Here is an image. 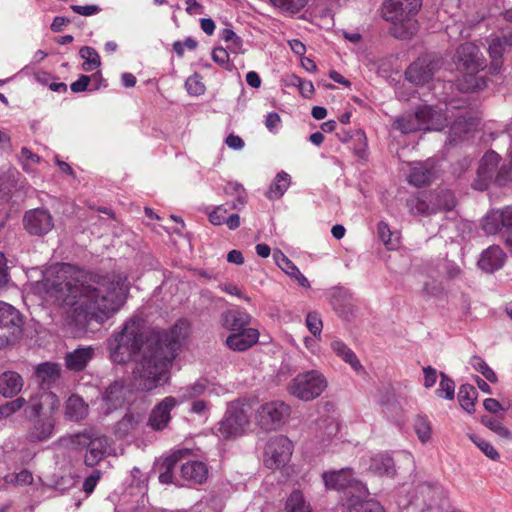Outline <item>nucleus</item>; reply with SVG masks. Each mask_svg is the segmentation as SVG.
I'll return each mask as SVG.
<instances>
[{
	"instance_id": "nucleus-39",
	"label": "nucleus",
	"mask_w": 512,
	"mask_h": 512,
	"mask_svg": "<svg viewBox=\"0 0 512 512\" xmlns=\"http://www.w3.org/2000/svg\"><path fill=\"white\" fill-rule=\"evenodd\" d=\"M478 393L475 387L471 384H463L459 388L458 392V400L460 406L468 413H473L475 411V401L477 399Z\"/></svg>"
},
{
	"instance_id": "nucleus-41",
	"label": "nucleus",
	"mask_w": 512,
	"mask_h": 512,
	"mask_svg": "<svg viewBox=\"0 0 512 512\" xmlns=\"http://www.w3.org/2000/svg\"><path fill=\"white\" fill-rule=\"evenodd\" d=\"M79 56L84 60L82 69L86 72L92 71L101 65L98 52L90 46H83L79 50Z\"/></svg>"
},
{
	"instance_id": "nucleus-21",
	"label": "nucleus",
	"mask_w": 512,
	"mask_h": 512,
	"mask_svg": "<svg viewBox=\"0 0 512 512\" xmlns=\"http://www.w3.org/2000/svg\"><path fill=\"white\" fill-rule=\"evenodd\" d=\"M259 332L255 328L230 334L226 338V345L233 351H246L258 342Z\"/></svg>"
},
{
	"instance_id": "nucleus-40",
	"label": "nucleus",
	"mask_w": 512,
	"mask_h": 512,
	"mask_svg": "<svg viewBox=\"0 0 512 512\" xmlns=\"http://www.w3.org/2000/svg\"><path fill=\"white\" fill-rule=\"evenodd\" d=\"M290 185V176L284 171L279 172L272 184L270 185L269 190L266 192V197L269 199H279L281 198L285 191L288 189Z\"/></svg>"
},
{
	"instance_id": "nucleus-17",
	"label": "nucleus",
	"mask_w": 512,
	"mask_h": 512,
	"mask_svg": "<svg viewBox=\"0 0 512 512\" xmlns=\"http://www.w3.org/2000/svg\"><path fill=\"white\" fill-rule=\"evenodd\" d=\"M176 405H178V399L176 397H165L152 409L147 425L155 431L165 429L171 420L170 413Z\"/></svg>"
},
{
	"instance_id": "nucleus-27",
	"label": "nucleus",
	"mask_w": 512,
	"mask_h": 512,
	"mask_svg": "<svg viewBox=\"0 0 512 512\" xmlns=\"http://www.w3.org/2000/svg\"><path fill=\"white\" fill-rule=\"evenodd\" d=\"M89 412L88 404L78 395H71L65 405V418L70 421H81Z\"/></svg>"
},
{
	"instance_id": "nucleus-49",
	"label": "nucleus",
	"mask_w": 512,
	"mask_h": 512,
	"mask_svg": "<svg viewBox=\"0 0 512 512\" xmlns=\"http://www.w3.org/2000/svg\"><path fill=\"white\" fill-rule=\"evenodd\" d=\"M481 423L495 432L498 436L505 439L511 438V432L502 424L501 420L490 416H483L481 418Z\"/></svg>"
},
{
	"instance_id": "nucleus-16",
	"label": "nucleus",
	"mask_w": 512,
	"mask_h": 512,
	"mask_svg": "<svg viewBox=\"0 0 512 512\" xmlns=\"http://www.w3.org/2000/svg\"><path fill=\"white\" fill-rule=\"evenodd\" d=\"M458 63L468 74H475L484 68V59L478 46L466 42L459 46L457 50Z\"/></svg>"
},
{
	"instance_id": "nucleus-45",
	"label": "nucleus",
	"mask_w": 512,
	"mask_h": 512,
	"mask_svg": "<svg viewBox=\"0 0 512 512\" xmlns=\"http://www.w3.org/2000/svg\"><path fill=\"white\" fill-rule=\"evenodd\" d=\"M206 390V385L201 382H195L191 385H188L186 387H182L178 391V404L195 399L202 394H204Z\"/></svg>"
},
{
	"instance_id": "nucleus-3",
	"label": "nucleus",
	"mask_w": 512,
	"mask_h": 512,
	"mask_svg": "<svg viewBox=\"0 0 512 512\" xmlns=\"http://www.w3.org/2000/svg\"><path fill=\"white\" fill-rule=\"evenodd\" d=\"M150 334H145L143 320L137 317L127 320L120 331L107 340L109 357L113 363L125 364L141 354Z\"/></svg>"
},
{
	"instance_id": "nucleus-19",
	"label": "nucleus",
	"mask_w": 512,
	"mask_h": 512,
	"mask_svg": "<svg viewBox=\"0 0 512 512\" xmlns=\"http://www.w3.org/2000/svg\"><path fill=\"white\" fill-rule=\"evenodd\" d=\"M367 494L352 493L343 504L342 512H385L381 503L375 499H362Z\"/></svg>"
},
{
	"instance_id": "nucleus-33",
	"label": "nucleus",
	"mask_w": 512,
	"mask_h": 512,
	"mask_svg": "<svg viewBox=\"0 0 512 512\" xmlns=\"http://www.w3.org/2000/svg\"><path fill=\"white\" fill-rule=\"evenodd\" d=\"M406 205L410 213L415 216L435 214L436 208L433 206L432 198L430 199L429 194L413 196L407 200Z\"/></svg>"
},
{
	"instance_id": "nucleus-32",
	"label": "nucleus",
	"mask_w": 512,
	"mask_h": 512,
	"mask_svg": "<svg viewBox=\"0 0 512 512\" xmlns=\"http://www.w3.org/2000/svg\"><path fill=\"white\" fill-rule=\"evenodd\" d=\"M277 265L291 278H294L298 285L310 288L308 279L300 272L297 266L282 252L274 255Z\"/></svg>"
},
{
	"instance_id": "nucleus-44",
	"label": "nucleus",
	"mask_w": 512,
	"mask_h": 512,
	"mask_svg": "<svg viewBox=\"0 0 512 512\" xmlns=\"http://www.w3.org/2000/svg\"><path fill=\"white\" fill-rule=\"evenodd\" d=\"M377 234L379 239L384 243V245L390 249H396L399 245V238L395 233H393L388 224L384 221H381L377 225Z\"/></svg>"
},
{
	"instance_id": "nucleus-25",
	"label": "nucleus",
	"mask_w": 512,
	"mask_h": 512,
	"mask_svg": "<svg viewBox=\"0 0 512 512\" xmlns=\"http://www.w3.org/2000/svg\"><path fill=\"white\" fill-rule=\"evenodd\" d=\"M22 376L15 371H5L0 375V394L5 398L17 395L23 387Z\"/></svg>"
},
{
	"instance_id": "nucleus-35",
	"label": "nucleus",
	"mask_w": 512,
	"mask_h": 512,
	"mask_svg": "<svg viewBox=\"0 0 512 512\" xmlns=\"http://www.w3.org/2000/svg\"><path fill=\"white\" fill-rule=\"evenodd\" d=\"M369 469L377 475H393L395 472L393 458L388 454H377L371 458Z\"/></svg>"
},
{
	"instance_id": "nucleus-28",
	"label": "nucleus",
	"mask_w": 512,
	"mask_h": 512,
	"mask_svg": "<svg viewBox=\"0 0 512 512\" xmlns=\"http://www.w3.org/2000/svg\"><path fill=\"white\" fill-rule=\"evenodd\" d=\"M180 470L182 477L193 483L202 484L207 479L208 469L203 462L188 461L181 465Z\"/></svg>"
},
{
	"instance_id": "nucleus-18",
	"label": "nucleus",
	"mask_w": 512,
	"mask_h": 512,
	"mask_svg": "<svg viewBox=\"0 0 512 512\" xmlns=\"http://www.w3.org/2000/svg\"><path fill=\"white\" fill-rule=\"evenodd\" d=\"M22 316L12 305L0 301V329H6L8 334L17 337L22 332Z\"/></svg>"
},
{
	"instance_id": "nucleus-23",
	"label": "nucleus",
	"mask_w": 512,
	"mask_h": 512,
	"mask_svg": "<svg viewBox=\"0 0 512 512\" xmlns=\"http://www.w3.org/2000/svg\"><path fill=\"white\" fill-rule=\"evenodd\" d=\"M504 260L505 254L502 249L492 245L482 252L478 265L483 271L493 273L502 268Z\"/></svg>"
},
{
	"instance_id": "nucleus-63",
	"label": "nucleus",
	"mask_w": 512,
	"mask_h": 512,
	"mask_svg": "<svg viewBox=\"0 0 512 512\" xmlns=\"http://www.w3.org/2000/svg\"><path fill=\"white\" fill-rule=\"evenodd\" d=\"M227 212L228 208H226L224 205H219L209 214V221L216 226L222 225L227 218Z\"/></svg>"
},
{
	"instance_id": "nucleus-29",
	"label": "nucleus",
	"mask_w": 512,
	"mask_h": 512,
	"mask_svg": "<svg viewBox=\"0 0 512 512\" xmlns=\"http://www.w3.org/2000/svg\"><path fill=\"white\" fill-rule=\"evenodd\" d=\"M48 400H50L52 404H58V399L53 393L43 392L31 396L29 400L26 401L27 406L25 408V414L27 419L32 420V418L41 417L43 415V404Z\"/></svg>"
},
{
	"instance_id": "nucleus-42",
	"label": "nucleus",
	"mask_w": 512,
	"mask_h": 512,
	"mask_svg": "<svg viewBox=\"0 0 512 512\" xmlns=\"http://www.w3.org/2000/svg\"><path fill=\"white\" fill-rule=\"evenodd\" d=\"M500 210L490 211L482 220V228L486 234H496L499 231L503 232V222Z\"/></svg>"
},
{
	"instance_id": "nucleus-48",
	"label": "nucleus",
	"mask_w": 512,
	"mask_h": 512,
	"mask_svg": "<svg viewBox=\"0 0 512 512\" xmlns=\"http://www.w3.org/2000/svg\"><path fill=\"white\" fill-rule=\"evenodd\" d=\"M470 365L479 373H481L489 382L496 383L498 381L496 373L488 366V364L479 356L471 357Z\"/></svg>"
},
{
	"instance_id": "nucleus-51",
	"label": "nucleus",
	"mask_w": 512,
	"mask_h": 512,
	"mask_svg": "<svg viewBox=\"0 0 512 512\" xmlns=\"http://www.w3.org/2000/svg\"><path fill=\"white\" fill-rule=\"evenodd\" d=\"M19 161L21 162L22 168L25 172L30 173L33 172L34 169L32 164H37L40 162L41 158L39 155L33 153L26 147H23L18 156Z\"/></svg>"
},
{
	"instance_id": "nucleus-38",
	"label": "nucleus",
	"mask_w": 512,
	"mask_h": 512,
	"mask_svg": "<svg viewBox=\"0 0 512 512\" xmlns=\"http://www.w3.org/2000/svg\"><path fill=\"white\" fill-rule=\"evenodd\" d=\"M182 452L177 451L171 454L170 456L166 457L160 466V474H159V481L163 484H170L172 483L173 479V471L176 468L180 458H181Z\"/></svg>"
},
{
	"instance_id": "nucleus-2",
	"label": "nucleus",
	"mask_w": 512,
	"mask_h": 512,
	"mask_svg": "<svg viewBox=\"0 0 512 512\" xmlns=\"http://www.w3.org/2000/svg\"><path fill=\"white\" fill-rule=\"evenodd\" d=\"M186 336L184 324L176 323L169 330L153 331L136 359L133 373L141 379V389L150 391L168 379L169 367Z\"/></svg>"
},
{
	"instance_id": "nucleus-20",
	"label": "nucleus",
	"mask_w": 512,
	"mask_h": 512,
	"mask_svg": "<svg viewBox=\"0 0 512 512\" xmlns=\"http://www.w3.org/2000/svg\"><path fill=\"white\" fill-rule=\"evenodd\" d=\"M95 349L91 346L79 347L65 355V366L69 371H83L93 359Z\"/></svg>"
},
{
	"instance_id": "nucleus-56",
	"label": "nucleus",
	"mask_w": 512,
	"mask_h": 512,
	"mask_svg": "<svg viewBox=\"0 0 512 512\" xmlns=\"http://www.w3.org/2000/svg\"><path fill=\"white\" fill-rule=\"evenodd\" d=\"M440 385L437 389V394L439 396H442V393H445V398L448 400H452L454 398V392H455V383L454 381L448 377L444 372L440 373Z\"/></svg>"
},
{
	"instance_id": "nucleus-37",
	"label": "nucleus",
	"mask_w": 512,
	"mask_h": 512,
	"mask_svg": "<svg viewBox=\"0 0 512 512\" xmlns=\"http://www.w3.org/2000/svg\"><path fill=\"white\" fill-rule=\"evenodd\" d=\"M286 512H311L312 507L305 499L302 491L295 489L288 496L285 502Z\"/></svg>"
},
{
	"instance_id": "nucleus-62",
	"label": "nucleus",
	"mask_w": 512,
	"mask_h": 512,
	"mask_svg": "<svg viewBox=\"0 0 512 512\" xmlns=\"http://www.w3.org/2000/svg\"><path fill=\"white\" fill-rule=\"evenodd\" d=\"M100 478H101V471L94 470L88 477L85 478L83 485H82L83 491L87 495L91 494L94 491Z\"/></svg>"
},
{
	"instance_id": "nucleus-1",
	"label": "nucleus",
	"mask_w": 512,
	"mask_h": 512,
	"mask_svg": "<svg viewBox=\"0 0 512 512\" xmlns=\"http://www.w3.org/2000/svg\"><path fill=\"white\" fill-rule=\"evenodd\" d=\"M67 267L62 265L54 280L48 277L54 269L49 270L45 276V287L58 301L73 307L71 318L77 326L83 328L92 322L102 324L125 303L130 289L125 275L98 277L84 284L75 278H68L64 270Z\"/></svg>"
},
{
	"instance_id": "nucleus-31",
	"label": "nucleus",
	"mask_w": 512,
	"mask_h": 512,
	"mask_svg": "<svg viewBox=\"0 0 512 512\" xmlns=\"http://www.w3.org/2000/svg\"><path fill=\"white\" fill-rule=\"evenodd\" d=\"M143 421L139 413L127 412L114 426V432L119 438H125L134 432Z\"/></svg>"
},
{
	"instance_id": "nucleus-59",
	"label": "nucleus",
	"mask_w": 512,
	"mask_h": 512,
	"mask_svg": "<svg viewBox=\"0 0 512 512\" xmlns=\"http://www.w3.org/2000/svg\"><path fill=\"white\" fill-rule=\"evenodd\" d=\"M470 439L476 444V446L490 459L498 460L500 455L496 449L487 441L475 436L470 435Z\"/></svg>"
},
{
	"instance_id": "nucleus-36",
	"label": "nucleus",
	"mask_w": 512,
	"mask_h": 512,
	"mask_svg": "<svg viewBox=\"0 0 512 512\" xmlns=\"http://www.w3.org/2000/svg\"><path fill=\"white\" fill-rule=\"evenodd\" d=\"M433 206L436 208L435 213L440 211H451L456 206V200L453 193L449 190H440L430 193Z\"/></svg>"
},
{
	"instance_id": "nucleus-53",
	"label": "nucleus",
	"mask_w": 512,
	"mask_h": 512,
	"mask_svg": "<svg viewBox=\"0 0 512 512\" xmlns=\"http://www.w3.org/2000/svg\"><path fill=\"white\" fill-rule=\"evenodd\" d=\"M5 481L18 486L30 485L33 482V475L29 470L23 469L19 473L7 474Z\"/></svg>"
},
{
	"instance_id": "nucleus-64",
	"label": "nucleus",
	"mask_w": 512,
	"mask_h": 512,
	"mask_svg": "<svg viewBox=\"0 0 512 512\" xmlns=\"http://www.w3.org/2000/svg\"><path fill=\"white\" fill-rule=\"evenodd\" d=\"M512 180V165H503L497 172L495 182L499 186H505L509 181Z\"/></svg>"
},
{
	"instance_id": "nucleus-13",
	"label": "nucleus",
	"mask_w": 512,
	"mask_h": 512,
	"mask_svg": "<svg viewBox=\"0 0 512 512\" xmlns=\"http://www.w3.org/2000/svg\"><path fill=\"white\" fill-rule=\"evenodd\" d=\"M421 7L420 0H387L383 7V16L386 21L394 24L410 21Z\"/></svg>"
},
{
	"instance_id": "nucleus-47",
	"label": "nucleus",
	"mask_w": 512,
	"mask_h": 512,
	"mask_svg": "<svg viewBox=\"0 0 512 512\" xmlns=\"http://www.w3.org/2000/svg\"><path fill=\"white\" fill-rule=\"evenodd\" d=\"M473 127V122L466 119V117L458 116L450 127V138L455 141L461 138L463 134H467Z\"/></svg>"
},
{
	"instance_id": "nucleus-43",
	"label": "nucleus",
	"mask_w": 512,
	"mask_h": 512,
	"mask_svg": "<svg viewBox=\"0 0 512 512\" xmlns=\"http://www.w3.org/2000/svg\"><path fill=\"white\" fill-rule=\"evenodd\" d=\"M506 47L498 37L493 38L489 43V56L491 58V67L497 71L502 67V57L506 51Z\"/></svg>"
},
{
	"instance_id": "nucleus-22",
	"label": "nucleus",
	"mask_w": 512,
	"mask_h": 512,
	"mask_svg": "<svg viewBox=\"0 0 512 512\" xmlns=\"http://www.w3.org/2000/svg\"><path fill=\"white\" fill-rule=\"evenodd\" d=\"M251 320L252 317L250 314L240 309H231L221 315L223 327L233 333L248 329L249 327L247 326L250 324Z\"/></svg>"
},
{
	"instance_id": "nucleus-11",
	"label": "nucleus",
	"mask_w": 512,
	"mask_h": 512,
	"mask_svg": "<svg viewBox=\"0 0 512 512\" xmlns=\"http://www.w3.org/2000/svg\"><path fill=\"white\" fill-rule=\"evenodd\" d=\"M291 408L283 401H271L261 405L257 411L256 419L264 430L279 428L290 416Z\"/></svg>"
},
{
	"instance_id": "nucleus-58",
	"label": "nucleus",
	"mask_w": 512,
	"mask_h": 512,
	"mask_svg": "<svg viewBox=\"0 0 512 512\" xmlns=\"http://www.w3.org/2000/svg\"><path fill=\"white\" fill-rule=\"evenodd\" d=\"M305 323L313 336L319 337L321 335L323 323L320 315L317 312H309L306 315Z\"/></svg>"
},
{
	"instance_id": "nucleus-52",
	"label": "nucleus",
	"mask_w": 512,
	"mask_h": 512,
	"mask_svg": "<svg viewBox=\"0 0 512 512\" xmlns=\"http://www.w3.org/2000/svg\"><path fill=\"white\" fill-rule=\"evenodd\" d=\"M499 160L500 156L496 152L488 151L482 157L478 169L481 171L489 172V174L493 176Z\"/></svg>"
},
{
	"instance_id": "nucleus-54",
	"label": "nucleus",
	"mask_w": 512,
	"mask_h": 512,
	"mask_svg": "<svg viewBox=\"0 0 512 512\" xmlns=\"http://www.w3.org/2000/svg\"><path fill=\"white\" fill-rule=\"evenodd\" d=\"M185 88L188 94L193 96H200L205 92V85L201 81V76L198 73H194L187 78Z\"/></svg>"
},
{
	"instance_id": "nucleus-34",
	"label": "nucleus",
	"mask_w": 512,
	"mask_h": 512,
	"mask_svg": "<svg viewBox=\"0 0 512 512\" xmlns=\"http://www.w3.org/2000/svg\"><path fill=\"white\" fill-rule=\"evenodd\" d=\"M331 349L344 362L349 364L355 371H360L362 365L356 354L342 341L334 340L331 342Z\"/></svg>"
},
{
	"instance_id": "nucleus-60",
	"label": "nucleus",
	"mask_w": 512,
	"mask_h": 512,
	"mask_svg": "<svg viewBox=\"0 0 512 512\" xmlns=\"http://www.w3.org/2000/svg\"><path fill=\"white\" fill-rule=\"evenodd\" d=\"M355 145L353 147L354 153L359 158H365L367 155V138L362 130L354 131Z\"/></svg>"
},
{
	"instance_id": "nucleus-24",
	"label": "nucleus",
	"mask_w": 512,
	"mask_h": 512,
	"mask_svg": "<svg viewBox=\"0 0 512 512\" xmlns=\"http://www.w3.org/2000/svg\"><path fill=\"white\" fill-rule=\"evenodd\" d=\"M434 174L432 161L414 162L408 175V182L416 187H421L428 184L434 177Z\"/></svg>"
},
{
	"instance_id": "nucleus-50",
	"label": "nucleus",
	"mask_w": 512,
	"mask_h": 512,
	"mask_svg": "<svg viewBox=\"0 0 512 512\" xmlns=\"http://www.w3.org/2000/svg\"><path fill=\"white\" fill-rule=\"evenodd\" d=\"M503 222V238L505 243L512 247V206L500 210Z\"/></svg>"
},
{
	"instance_id": "nucleus-61",
	"label": "nucleus",
	"mask_w": 512,
	"mask_h": 512,
	"mask_svg": "<svg viewBox=\"0 0 512 512\" xmlns=\"http://www.w3.org/2000/svg\"><path fill=\"white\" fill-rule=\"evenodd\" d=\"M212 59L214 62H216L218 65L223 67L226 70H230V61H229V54L226 49L222 47H216L212 51Z\"/></svg>"
},
{
	"instance_id": "nucleus-4",
	"label": "nucleus",
	"mask_w": 512,
	"mask_h": 512,
	"mask_svg": "<svg viewBox=\"0 0 512 512\" xmlns=\"http://www.w3.org/2000/svg\"><path fill=\"white\" fill-rule=\"evenodd\" d=\"M447 125L446 116L431 106H421L414 114L402 115L393 122V128L402 134L419 130L441 131Z\"/></svg>"
},
{
	"instance_id": "nucleus-9",
	"label": "nucleus",
	"mask_w": 512,
	"mask_h": 512,
	"mask_svg": "<svg viewBox=\"0 0 512 512\" xmlns=\"http://www.w3.org/2000/svg\"><path fill=\"white\" fill-rule=\"evenodd\" d=\"M322 478L327 489L348 491L350 495L352 493L368 494L366 485L353 476L350 468L324 472Z\"/></svg>"
},
{
	"instance_id": "nucleus-7",
	"label": "nucleus",
	"mask_w": 512,
	"mask_h": 512,
	"mask_svg": "<svg viewBox=\"0 0 512 512\" xmlns=\"http://www.w3.org/2000/svg\"><path fill=\"white\" fill-rule=\"evenodd\" d=\"M293 453V444L287 436L271 437L264 449V465L276 470L286 466Z\"/></svg>"
},
{
	"instance_id": "nucleus-6",
	"label": "nucleus",
	"mask_w": 512,
	"mask_h": 512,
	"mask_svg": "<svg viewBox=\"0 0 512 512\" xmlns=\"http://www.w3.org/2000/svg\"><path fill=\"white\" fill-rule=\"evenodd\" d=\"M249 426L248 410L238 403H231L218 424V433L224 439L241 436Z\"/></svg>"
},
{
	"instance_id": "nucleus-8",
	"label": "nucleus",
	"mask_w": 512,
	"mask_h": 512,
	"mask_svg": "<svg viewBox=\"0 0 512 512\" xmlns=\"http://www.w3.org/2000/svg\"><path fill=\"white\" fill-rule=\"evenodd\" d=\"M73 442L87 448L84 463L88 467L97 465L104 458L109 446L108 438L94 430H85L75 435Z\"/></svg>"
},
{
	"instance_id": "nucleus-26",
	"label": "nucleus",
	"mask_w": 512,
	"mask_h": 512,
	"mask_svg": "<svg viewBox=\"0 0 512 512\" xmlns=\"http://www.w3.org/2000/svg\"><path fill=\"white\" fill-rule=\"evenodd\" d=\"M418 493L428 509L442 508L445 502V494L440 486L423 484Z\"/></svg>"
},
{
	"instance_id": "nucleus-14",
	"label": "nucleus",
	"mask_w": 512,
	"mask_h": 512,
	"mask_svg": "<svg viewBox=\"0 0 512 512\" xmlns=\"http://www.w3.org/2000/svg\"><path fill=\"white\" fill-rule=\"evenodd\" d=\"M26 431V440L29 443H38L46 441L53 437L56 418L53 413L43 414L41 417L32 418Z\"/></svg>"
},
{
	"instance_id": "nucleus-46",
	"label": "nucleus",
	"mask_w": 512,
	"mask_h": 512,
	"mask_svg": "<svg viewBox=\"0 0 512 512\" xmlns=\"http://www.w3.org/2000/svg\"><path fill=\"white\" fill-rule=\"evenodd\" d=\"M414 430L418 439L426 443L431 438V423L425 415H417L414 420Z\"/></svg>"
},
{
	"instance_id": "nucleus-15",
	"label": "nucleus",
	"mask_w": 512,
	"mask_h": 512,
	"mask_svg": "<svg viewBox=\"0 0 512 512\" xmlns=\"http://www.w3.org/2000/svg\"><path fill=\"white\" fill-rule=\"evenodd\" d=\"M130 393L131 389L124 380L112 382L102 395L104 413L110 414L121 408L127 401Z\"/></svg>"
},
{
	"instance_id": "nucleus-55",
	"label": "nucleus",
	"mask_w": 512,
	"mask_h": 512,
	"mask_svg": "<svg viewBox=\"0 0 512 512\" xmlns=\"http://www.w3.org/2000/svg\"><path fill=\"white\" fill-rule=\"evenodd\" d=\"M274 6L292 14L305 7L308 0H270Z\"/></svg>"
},
{
	"instance_id": "nucleus-5",
	"label": "nucleus",
	"mask_w": 512,
	"mask_h": 512,
	"mask_svg": "<svg viewBox=\"0 0 512 512\" xmlns=\"http://www.w3.org/2000/svg\"><path fill=\"white\" fill-rule=\"evenodd\" d=\"M325 376L318 370H309L297 374L288 384L290 395L302 401H312L318 398L327 388Z\"/></svg>"
},
{
	"instance_id": "nucleus-10",
	"label": "nucleus",
	"mask_w": 512,
	"mask_h": 512,
	"mask_svg": "<svg viewBox=\"0 0 512 512\" xmlns=\"http://www.w3.org/2000/svg\"><path fill=\"white\" fill-rule=\"evenodd\" d=\"M439 57L426 54L415 60L405 71L406 79L415 85H424L433 79L435 73L441 68Z\"/></svg>"
},
{
	"instance_id": "nucleus-57",
	"label": "nucleus",
	"mask_w": 512,
	"mask_h": 512,
	"mask_svg": "<svg viewBox=\"0 0 512 512\" xmlns=\"http://www.w3.org/2000/svg\"><path fill=\"white\" fill-rule=\"evenodd\" d=\"M26 400L18 397L0 406V417L7 418L24 407Z\"/></svg>"
},
{
	"instance_id": "nucleus-12",
	"label": "nucleus",
	"mask_w": 512,
	"mask_h": 512,
	"mask_svg": "<svg viewBox=\"0 0 512 512\" xmlns=\"http://www.w3.org/2000/svg\"><path fill=\"white\" fill-rule=\"evenodd\" d=\"M23 226L32 236H44L54 228V218L46 208H35L25 212Z\"/></svg>"
},
{
	"instance_id": "nucleus-30",
	"label": "nucleus",
	"mask_w": 512,
	"mask_h": 512,
	"mask_svg": "<svg viewBox=\"0 0 512 512\" xmlns=\"http://www.w3.org/2000/svg\"><path fill=\"white\" fill-rule=\"evenodd\" d=\"M60 366L57 363L45 362L39 364L35 369V376L42 388H49L60 377Z\"/></svg>"
}]
</instances>
